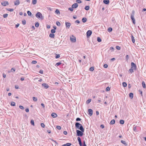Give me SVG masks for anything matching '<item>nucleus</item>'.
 <instances>
[{"label":"nucleus","mask_w":146,"mask_h":146,"mask_svg":"<svg viewBox=\"0 0 146 146\" xmlns=\"http://www.w3.org/2000/svg\"><path fill=\"white\" fill-rule=\"evenodd\" d=\"M75 126L76 129H80V130H84L82 125L78 122L76 123Z\"/></svg>","instance_id":"nucleus-1"},{"label":"nucleus","mask_w":146,"mask_h":146,"mask_svg":"<svg viewBox=\"0 0 146 146\" xmlns=\"http://www.w3.org/2000/svg\"><path fill=\"white\" fill-rule=\"evenodd\" d=\"M77 139L78 142L80 146H86L85 141L84 140L83 141V144L82 145V141L80 137H78L77 138Z\"/></svg>","instance_id":"nucleus-2"},{"label":"nucleus","mask_w":146,"mask_h":146,"mask_svg":"<svg viewBox=\"0 0 146 146\" xmlns=\"http://www.w3.org/2000/svg\"><path fill=\"white\" fill-rule=\"evenodd\" d=\"M134 14H135L134 11V10L132 11L131 13V18L132 21V22H133V24H135V19L134 18Z\"/></svg>","instance_id":"nucleus-3"},{"label":"nucleus","mask_w":146,"mask_h":146,"mask_svg":"<svg viewBox=\"0 0 146 146\" xmlns=\"http://www.w3.org/2000/svg\"><path fill=\"white\" fill-rule=\"evenodd\" d=\"M84 130H77L76 132L77 133L76 135L78 136H82L83 135V132H84Z\"/></svg>","instance_id":"nucleus-4"},{"label":"nucleus","mask_w":146,"mask_h":146,"mask_svg":"<svg viewBox=\"0 0 146 146\" xmlns=\"http://www.w3.org/2000/svg\"><path fill=\"white\" fill-rule=\"evenodd\" d=\"M36 17L38 19H43L44 18L42 16V14L40 12H37L35 15Z\"/></svg>","instance_id":"nucleus-5"},{"label":"nucleus","mask_w":146,"mask_h":146,"mask_svg":"<svg viewBox=\"0 0 146 146\" xmlns=\"http://www.w3.org/2000/svg\"><path fill=\"white\" fill-rule=\"evenodd\" d=\"M131 68L134 69V70H136L137 66L136 64L133 62H131Z\"/></svg>","instance_id":"nucleus-6"},{"label":"nucleus","mask_w":146,"mask_h":146,"mask_svg":"<svg viewBox=\"0 0 146 146\" xmlns=\"http://www.w3.org/2000/svg\"><path fill=\"white\" fill-rule=\"evenodd\" d=\"M92 32L91 31L89 30L86 33V35L87 37L90 36L92 35Z\"/></svg>","instance_id":"nucleus-7"},{"label":"nucleus","mask_w":146,"mask_h":146,"mask_svg":"<svg viewBox=\"0 0 146 146\" xmlns=\"http://www.w3.org/2000/svg\"><path fill=\"white\" fill-rule=\"evenodd\" d=\"M71 25V24L70 23H68L67 22H65V25L66 28L68 29L69 28Z\"/></svg>","instance_id":"nucleus-8"},{"label":"nucleus","mask_w":146,"mask_h":146,"mask_svg":"<svg viewBox=\"0 0 146 146\" xmlns=\"http://www.w3.org/2000/svg\"><path fill=\"white\" fill-rule=\"evenodd\" d=\"M42 86L45 89H47L49 87V86L46 83H43L42 84Z\"/></svg>","instance_id":"nucleus-9"},{"label":"nucleus","mask_w":146,"mask_h":146,"mask_svg":"<svg viewBox=\"0 0 146 146\" xmlns=\"http://www.w3.org/2000/svg\"><path fill=\"white\" fill-rule=\"evenodd\" d=\"M88 115L90 116H92L93 114V110L92 109H89L88 110Z\"/></svg>","instance_id":"nucleus-10"},{"label":"nucleus","mask_w":146,"mask_h":146,"mask_svg":"<svg viewBox=\"0 0 146 146\" xmlns=\"http://www.w3.org/2000/svg\"><path fill=\"white\" fill-rule=\"evenodd\" d=\"M70 40L72 42H75L76 41V39L75 37L72 36V37H70Z\"/></svg>","instance_id":"nucleus-11"},{"label":"nucleus","mask_w":146,"mask_h":146,"mask_svg":"<svg viewBox=\"0 0 146 146\" xmlns=\"http://www.w3.org/2000/svg\"><path fill=\"white\" fill-rule=\"evenodd\" d=\"M1 5L3 6H6L9 5L7 1H5L1 3Z\"/></svg>","instance_id":"nucleus-12"},{"label":"nucleus","mask_w":146,"mask_h":146,"mask_svg":"<svg viewBox=\"0 0 146 146\" xmlns=\"http://www.w3.org/2000/svg\"><path fill=\"white\" fill-rule=\"evenodd\" d=\"M78 5L77 3H74L72 6V7L73 8H76L78 7Z\"/></svg>","instance_id":"nucleus-13"},{"label":"nucleus","mask_w":146,"mask_h":146,"mask_svg":"<svg viewBox=\"0 0 146 146\" xmlns=\"http://www.w3.org/2000/svg\"><path fill=\"white\" fill-rule=\"evenodd\" d=\"M103 2L106 5L109 4L110 3L109 0H104Z\"/></svg>","instance_id":"nucleus-14"},{"label":"nucleus","mask_w":146,"mask_h":146,"mask_svg":"<svg viewBox=\"0 0 146 146\" xmlns=\"http://www.w3.org/2000/svg\"><path fill=\"white\" fill-rule=\"evenodd\" d=\"M51 116L53 118H56L57 117V114L54 113H53L51 114Z\"/></svg>","instance_id":"nucleus-15"},{"label":"nucleus","mask_w":146,"mask_h":146,"mask_svg":"<svg viewBox=\"0 0 146 146\" xmlns=\"http://www.w3.org/2000/svg\"><path fill=\"white\" fill-rule=\"evenodd\" d=\"M20 3V2L19 0H17L14 2V4L15 5H18Z\"/></svg>","instance_id":"nucleus-16"},{"label":"nucleus","mask_w":146,"mask_h":146,"mask_svg":"<svg viewBox=\"0 0 146 146\" xmlns=\"http://www.w3.org/2000/svg\"><path fill=\"white\" fill-rule=\"evenodd\" d=\"M71 145V143H68L62 145V146H70Z\"/></svg>","instance_id":"nucleus-17"},{"label":"nucleus","mask_w":146,"mask_h":146,"mask_svg":"<svg viewBox=\"0 0 146 146\" xmlns=\"http://www.w3.org/2000/svg\"><path fill=\"white\" fill-rule=\"evenodd\" d=\"M49 36L51 38H54V33H50L49 34Z\"/></svg>","instance_id":"nucleus-18"},{"label":"nucleus","mask_w":146,"mask_h":146,"mask_svg":"<svg viewBox=\"0 0 146 146\" xmlns=\"http://www.w3.org/2000/svg\"><path fill=\"white\" fill-rule=\"evenodd\" d=\"M82 20L83 23H85L87 21V19L86 18L83 17L82 18Z\"/></svg>","instance_id":"nucleus-19"},{"label":"nucleus","mask_w":146,"mask_h":146,"mask_svg":"<svg viewBox=\"0 0 146 146\" xmlns=\"http://www.w3.org/2000/svg\"><path fill=\"white\" fill-rule=\"evenodd\" d=\"M115 121L114 119L112 120L110 123V124L111 125H113L115 124Z\"/></svg>","instance_id":"nucleus-20"},{"label":"nucleus","mask_w":146,"mask_h":146,"mask_svg":"<svg viewBox=\"0 0 146 146\" xmlns=\"http://www.w3.org/2000/svg\"><path fill=\"white\" fill-rule=\"evenodd\" d=\"M55 13H56L57 14H58V15H59L60 14V11L59 10L57 9H56V10L55 12Z\"/></svg>","instance_id":"nucleus-21"},{"label":"nucleus","mask_w":146,"mask_h":146,"mask_svg":"<svg viewBox=\"0 0 146 146\" xmlns=\"http://www.w3.org/2000/svg\"><path fill=\"white\" fill-rule=\"evenodd\" d=\"M133 94L132 93H130L129 94V97L131 99H132L133 97Z\"/></svg>","instance_id":"nucleus-22"},{"label":"nucleus","mask_w":146,"mask_h":146,"mask_svg":"<svg viewBox=\"0 0 146 146\" xmlns=\"http://www.w3.org/2000/svg\"><path fill=\"white\" fill-rule=\"evenodd\" d=\"M131 40L132 41V42L133 43H134L135 42V39L134 38V37H133V36L132 35H131Z\"/></svg>","instance_id":"nucleus-23"},{"label":"nucleus","mask_w":146,"mask_h":146,"mask_svg":"<svg viewBox=\"0 0 146 146\" xmlns=\"http://www.w3.org/2000/svg\"><path fill=\"white\" fill-rule=\"evenodd\" d=\"M121 142L125 145V146H127V144L126 143V142L123 140H121Z\"/></svg>","instance_id":"nucleus-24"},{"label":"nucleus","mask_w":146,"mask_h":146,"mask_svg":"<svg viewBox=\"0 0 146 146\" xmlns=\"http://www.w3.org/2000/svg\"><path fill=\"white\" fill-rule=\"evenodd\" d=\"M142 84L143 87L144 88H146V86L145 82H144V81H143L142 82Z\"/></svg>","instance_id":"nucleus-25"},{"label":"nucleus","mask_w":146,"mask_h":146,"mask_svg":"<svg viewBox=\"0 0 146 146\" xmlns=\"http://www.w3.org/2000/svg\"><path fill=\"white\" fill-rule=\"evenodd\" d=\"M134 69L131 68L129 70V72L131 74H132L133 72Z\"/></svg>","instance_id":"nucleus-26"},{"label":"nucleus","mask_w":146,"mask_h":146,"mask_svg":"<svg viewBox=\"0 0 146 146\" xmlns=\"http://www.w3.org/2000/svg\"><path fill=\"white\" fill-rule=\"evenodd\" d=\"M90 8L89 6H86L84 8V9L87 11H88L89 10Z\"/></svg>","instance_id":"nucleus-27"},{"label":"nucleus","mask_w":146,"mask_h":146,"mask_svg":"<svg viewBox=\"0 0 146 146\" xmlns=\"http://www.w3.org/2000/svg\"><path fill=\"white\" fill-rule=\"evenodd\" d=\"M31 123L32 125H35L34 121L33 119H32L31 121Z\"/></svg>","instance_id":"nucleus-28"},{"label":"nucleus","mask_w":146,"mask_h":146,"mask_svg":"<svg viewBox=\"0 0 146 146\" xmlns=\"http://www.w3.org/2000/svg\"><path fill=\"white\" fill-rule=\"evenodd\" d=\"M122 86L123 87H125L127 86V84L125 82H123L122 83Z\"/></svg>","instance_id":"nucleus-29"},{"label":"nucleus","mask_w":146,"mask_h":146,"mask_svg":"<svg viewBox=\"0 0 146 146\" xmlns=\"http://www.w3.org/2000/svg\"><path fill=\"white\" fill-rule=\"evenodd\" d=\"M119 123L121 124H123L124 123V121L123 120H120L119 121Z\"/></svg>","instance_id":"nucleus-30"},{"label":"nucleus","mask_w":146,"mask_h":146,"mask_svg":"<svg viewBox=\"0 0 146 146\" xmlns=\"http://www.w3.org/2000/svg\"><path fill=\"white\" fill-rule=\"evenodd\" d=\"M39 23L38 22H36L35 23V25L36 27H38L39 26Z\"/></svg>","instance_id":"nucleus-31"},{"label":"nucleus","mask_w":146,"mask_h":146,"mask_svg":"<svg viewBox=\"0 0 146 146\" xmlns=\"http://www.w3.org/2000/svg\"><path fill=\"white\" fill-rule=\"evenodd\" d=\"M61 64L62 63L61 62H59L56 63V64L55 65V66H57Z\"/></svg>","instance_id":"nucleus-32"},{"label":"nucleus","mask_w":146,"mask_h":146,"mask_svg":"<svg viewBox=\"0 0 146 146\" xmlns=\"http://www.w3.org/2000/svg\"><path fill=\"white\" fill-rule=\"evenodd\" d=\"M11 105L12 106H15V103L14 102H11Z\"/></svg>","instance_id":"nucleus-33"},{"label":"nucleus","mask_w":146,"mask_h":146,"mask_svg":"<svg viewBox=\"0 0 146 146\" xmlns=\"http://www.w3.org/2000/svg\"><path fill=\"white\" fill-rule=\"evenodd\" d=\"M7 10L10 11V12H12L13 11V9H11V8H8L7 9Z\"/></svg>","instance_id":"nucleus-34"},{"label":"nucleus","mask_w":146,"mask_h":146,"mask_svg":"<svg viewBox=\"0 0 146 146\" xmlns=\"http://www.w3.org/2000/svg\"><path fill=\"white\" fill-rule=\"evenodd\" d=\"M37 3L36 0H32V3L33 5H35Z\"/></svg>","instance_id":"nucleus-35"},{"label":"nucleus","mask_w":146,"mask_h":146,"mask_svg":"<svg viewBox=\"0 0 146 146\" xmlns=\"http://www.w3.org/2000/svg\"><path fill=\"white\" fill-rule=\"evenodd\" d=\"M97 40L99 42H101L102 40L101 38L99 37H98L97 38Z\"/></svg>","instance_id":"nucleus-36"},{"label":"nucleus","mask_w":146,"mask_h":146,"mask_svg":"<svg viewBox=\"0 0 146 146\" xmlns=\"http://www.w3.org/2000/svg\"><path fill=\"white\" fill-rule=\"evenodd\" d=\"M33 100L35 102H36L37 101V98L33 97Z\"/></svg>","instance_id":"nucleus-37"},{"label":"nucleus","mask_w":146,"mask_h":146,"mask_svg":"<svg viewBox=\"0 0 146 146\" xmlns=\"http://www.w3.org/2000/svg\"><path fill=\"white\" fill-rule=\"evenodd\" d=\"M15 71V69L14 68H12L11 69V71L12 72H14Z\"/></svg>","instance_id":"nucleus-38"},{"label":"nucleus","mask_w":146,"mask_h":146,"mask_svg":"<svg viewBox=\"0 0 146 146\" xmlns=\"http://www.w3.org/2000/svg\"><path fill=\"white\" fill-rule=\"evenodd\" d=\"M91 99H89L88 100L86 101V103L87 104H89L91 102Z\"/></svg>","instance_id":"nucleus-39"},{"label":"nucleus","mask_w":146,"mask_h":146,"mask_svg":"<svg viewBox=\"0 0 146 146\" xmlns=\"http://www.w3.org/2000/svg\"><path fill=\"white\" fill-rule=\"evenodd\" d=\"M136 129V126H135L134 125V126H133V130L134 131L136 132V131H137Z\"/></svg>","instance_id":"nucleus-40"},{"label":"nucleus","mask_w":146,"mask_h":146,"mask_svg":"<svg viewBox=\"0 0 146 146\" xmlns=\"http://www.w3.org/2000/svg\"><path fill=\"white\" fill-rule=\"evenodd\" d=\"M27 13L29 16H31L32 15V13L31 12L29 11H27Z\"/></svg>","instance_id":"nucleus-41"},{"label":"nucleus","mask_w":146,"mask_h":146,"mask_svg":"<svg viewBox=\"0 0 146 146\" xmlns=\"http://www.w3.org/2000/svg\"><path fill=\"white\" fill-rule=\"evenodd\" d=\"M56 24L58 26H60V23L58 21H57L56 23Z\"/></svg>","instance_id":"nucleus-42"},{"label":"nucleus","mask_w":146,"mask_h":146,"mask_svg":"<svg viewBox=\"0 0 146 146\" xmlns=\"http://www.w3.org/2000/svg\"><path fill=\"white\" fill-rule=\"evenodd\" d=\"M60 57V55L59 54H56L55 58H58Z\"/></svg>","instance_id":"nucleus-43"},{"label":"nucleus","mask_w":146,"mask_h":146,"mask_svg":"<svg viewBox=\"0 0 146 146\" xmlns=\"http://www.w3.org/2000/svg\"><path fill=\"white\" fill-rule=\"evenodd\" d=\"M22 23L23 25H25L26 23V21L24 19L22 21Z\"/></svg>","instance_id":"nucleus-44"},{"label":"nucleus","mask_w":146,"mask_h":146,"mask_svg":"<svg viewBox=\"0 0 146 146\" xmlns=\"http://www.w3.org/2000/svg\"><path fill=\"white\" fill-rule=\"evenodd\" d=\"M112 29L111 27H109L108 29V31L109 32H111L112 31Z\"/></svg>","instance_id":"nucleus-45"},{"label":"nucleus","mask_w":146,"mask_h":146,"mask_svg":"<svg viewBox=\"0 0 146 146\" xmlns=\"http://www.w3.org/2000/svg\"><path fill=\"white\" fill-rule=\"evenodd\" d=\"M110 90V88L109 86H108L106 88V91H109Z\"/></svg>","instance_id":"nucleus-46"},{"label":"nucleus","mask_w":146,"mask_h":146,"mask_svg":"<svg viewBox=\"0 0 146 146\" xmlns=\"http://www.w3.org/2000/svg\"><path fill=\"white\" fill-rule=\"evenodd\" d=\"M51 32L52 33H54L56 32V31L55 29H52L51 31Z\"/></svg>","instance_id":"nucleus-47"},{"label":"nucleus","mask_w":146,"mask_h":146,"mask_svg":"<svg viewBox=\"0 0 146 146\" xmlns=\"http://www.w3.org/2000/svg\"><path fill=\"white\" fill-rule=\"evenodd\" d=\"M94 70V68L93 67H92L90 68V71H93Z\"/></svg>","instance_id":"nucleus-48"},{"label":"nucleus","mask_w":146,"mask_h":146,"mask_svg":"<svg viewBox=\"0 0 146 146\" xmlns=\"http://www.w3.org/2000/svg\"><path fill=\"white\" fill-rule=\"evenodd\" d=\"M8 15L7 14H3V17L4 18H6L8 16Z\"/></svg>","instance_id":"nucleus-49"},{"label":"nucleus","mask_w":146,"mask_h":146,"mask_svg":"<svg viewBox=\"0 0 146 146\" xmlns=\"http://www.w3.org/2000/svg\"><path fill=\"white\" fill-rule=\"evenodd\" d=\"M56 127L58 130H60L61 128V126L59 125H57Z\"/></svg>","instance_id":"nucleus-50"},{"label":"nucleus","mask_w":146,"mask_h":146,"mask_svg":"<svg viewBox=\"0 0 146 146\" xmlns=\"http://www.w3.org/2000/svg\"><path fill=\"white\" fill-rule=\"evenodd\" d=\"M76 1L78 3H82V1L80 0H77Z\"/></svg>","instance_id":"nucleus-51"},{"label":"nucleus","mask_w":146,"mask_h":146,"mask_svg":"<svg viewBox=\"0 0 146 146\" xmlns=\"http://www.w3.org/2000/svg\"><path fill=\"white\" fill-rule=\"evenodd\" d=\"M37 63V61L36 60H33L31 62V63L33 64H35Z\"/></svg>","instance_id":"nucleus-52"},{"label":"nucleus","mask_w":146,"mask_h":146,"mask_svg":"<svg viewBox=\"0 0 146 146\" xmlns=\"http://www.w3.org/2000/svg\"><path fill=\"white\" fill-rule=\"evenodd\" d=\"M116 48L117 50H120V47L119 46H116Z\"/></svg>","instance_id":"nucleus-53"},{"label":"nucleus","mask_w":146,"mask_h":146,"mask_svg":"<svg viewBox=\"0 0 146 146\" xmlns=\"http://www.w3.org/2000/svg\"><path fill=\"white\" fill-rule=\"evenodd\" d=\"M81 120V119L79 117H77L76 119V121H80Z\"/></svg>","instance_id":"nucleus-54"},{"label":"nucleus","mask_w":146,"mask_h":146,"mask_svg":"<svg viewBox=\"0 0 146 146\" xmlns=\"http://www.w3.org/2000/svg\"><path fill=\"white\" fill-rule=\"evenodd\" d=\"M104 67L105 68H107L108 67V65L107 64H104Z\"/></svg>","instance_id":"nucleus-55"},{"label":"nucleus","mask_w":146,"mask_h":146,"mask_svg":"<svg viewBox=\"0 0 146 146\" xmlns=\"http://www.w3.org/2000/svg\"><path fill=\"white\" fill-rule=\"evenodd\" d=\"M129 56L128 55H127L126 56V57H125V59H126V60H128L129 59Z\"/></svg>","instance_id":"nucleus-56"},{"label":"nucleus","mask_w":146,"mask_h":146,"mask_svg":"<svg viewBox=\"0 0 146 146\" xmlns=\"http://www.w3.org/2000/svg\"><path fill=\"white\" fill-rule=\"evenodd\" d=\"M19 108L20 109L22 110H24V107L22 106H19Z\"/></svg>","instance_id":"nucleus-57"},{"label":"nucleus","mask_w":146,"mask_h":146,"mask_svg":"<svg viewBox=\"0 0 146 146\" xmlns=\"http://www.w3.org/2000/svg\"><path fill=\"white\" fill-rule=\"evenodd\" d=\"M41 126L43 128H44L45 127V125L43 123H41Z\"/></svg>","instance_id":"nucleus-58"},{"label":"nucleus","mask_w":146,"mask_h":146,"mask_svg":"<svg viewBox=\"0 0 146 146\" xmlns=\"http://www.w3.org/2000/svg\"><path fill=\"white\" fill-rule=\"evenodd\" d=\"M73 8H72H72H71V7L69 8H68V10L70 11H72L73 10Z\"/></svg>","instance_id":"nucleus-59"},{"label":"nucleus","mask_w":146,"mask_h":146,"mask_svg":"<svg viewBox=\"0 0 146 146\" xmlns=\"http://www.w3.org/2000/svg\"><path fill=\"white\" fill-rule=\"evenodd\" d=\"M140 92V94H141V96H143V92L141 90H139V91Z\"/></svg>","instance_id":"nucleus-60"},{"label":"nucleus","mask_w":146,"mask_h":146,"mask_svg":"<svg viewBox=\"0 0 146 146\" xmlns=\"http://www.w3.org/2000/svg\"><path fill=\"white\" fill-rule=\"evenodd\" d=\"M110 50H111L112 51H113L114 50V48L112 47H110Z\"/></svg>","instance_id":"nucleus-61"},{"label":"nucleus","mask_w":146,"mask_h":146,"mask_svg":"<svg viewBox=\"0 0 146 146\" xmlns=\"http://www.w3.org/2000/svg\"><path fill=\"white\" fill-rule=\"evenodd\" d=\"M19 25V23H17V24L15 25V27L16 28H18Z\"/></svg>","instance_id":"nucleus-62"},{"label":"nucleus","mask_w":146,"mask_h":146,"mask_svg":"<svg viewBox=\"0 0 146 146\" xmlns=\"http://www.w3.org/2000/svg\"><path fill=\"white\" fill-rule=\"evenodd\" d=\"M39 72L40 74H42L43 73V70H40Z\"/></svg>","instance_id":"nucleus-63"},{"label":"nucleus","mask_w":146,"mask_h":146,"mask_svg":"<svg viewBox=\"0 0 146 146\" xmlns=\"http://www.w3.org/2000/svg\"><path fill=\"white\" fill-rule=\"evenodd\" d=\"M75 23H76L79 24L80 23V22L78 20H76L75 21Z\"/></svg>","instance_id":"nucleus-64"}]
</instances>
